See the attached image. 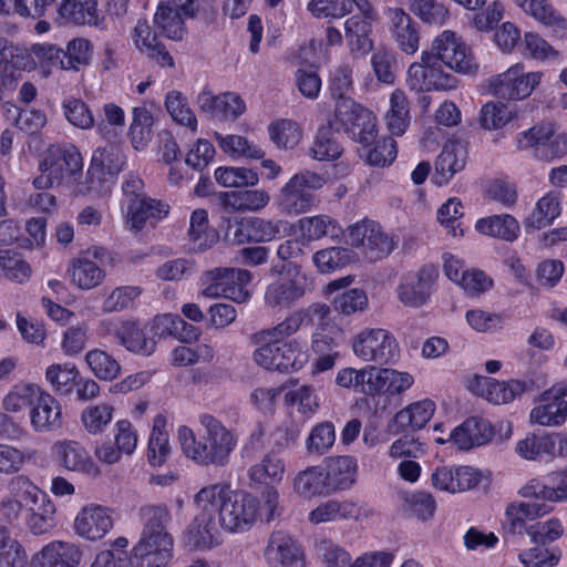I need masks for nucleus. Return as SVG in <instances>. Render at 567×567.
<instances>
[{
  "label": "nucleus",
  "instance_id": "09e8293b",
  "mask_svg": "<svg viewBox=\"0 0 567 567\" xmlns=\"http://www.w3.org/2000/svg\"><path fill=\"white\" fill-rule=\"evenodd\" d=\"M293 488L300 496L329 495L321 466H310L301 471L293 481Z\"/></svg>",
  "mask_w": 567,
  "mask_h": 567
},
{
  "label": "nucleus",
  "instance_id": "f257e3e1",
  "mask_svg": "<svg viewBox=\"0 0 567 567\" xmlns=\"http://www.w3.org/2000/svg\"><path fill=\"white\" fill-rule=\"evenodd\" d=\"M199 423L203 430L198 432V437L189 427L179 426L178 441L182 451L198 465H227L237 446V433L210 414H202Z\"/></svg>",
  "mask_w": 567,
  "mask_h": 567
},
{
  "label": "nucleus",
  "instance_id": "dca6fc26",
  "mask_svg": "<svg viewBox=\"0 0 567 567\" xmlns=\"http://www.w3.org/2000/svg\"><path fill=\"white\" fill-rule=\"evenodd\" d=\"M437 277L434 267H423L417 272L406 276L396 288L399 300L411 308H420L427 302L431 287Z\"/></svg>",
  "mask_w": 567,
  "mask_h": 567
},
{
  "label": "nucleus",
  "instance_id": "7ed1b4c3",
  "mask_svg": "<svg viewBox=\"0 0 567 567\" xmlns=\"http://www.w3.org/2000/svg\"><path fill=\"white\" fill-rule=\"evenodd\" d=\"M553 511V507L545 502L529 498L526 502H515L506 508V523L512 534H523L525 530L532 542L538 545H546L560 538L564 534V526L558 518H549L545 522H537L526 527V520H534Z\"/></svg>",
  "mask_w": 567,
  "mask_h": 567
},
{
  "label": "nucleus",
  "instance_id": "774afa93",
  "mask_svg": "<svg viewBox=\"0 0 567 567\" xmlns=\"http://www.w3.org/2000/svg\"><path fill=\"white\" fill-rule=\"evenodd\" d=\"M41 388L35 384H18L3 399V409L17 413L34 404Z\"/></svg>",
  "mask_w": 567,
  "mask_h": 567
},
{
  "label": "nucleus",
  "instance_id": "ddd939ff",
  "mask_svg": "<svg viewBox=\"0 0 567 567\" xmlns=\"http://www.w3.org/2000/svg\"><path fill=\"white\" fill-rule=\"evenodd\" d=\"M434 60L442 62L450 69L471 74L477 70V64L470 48L450 30L443 31L432 42L431 50Z\"/></svg>",
  "mask_w": 567,
  "mask_h": 567
},
{
  "label": "nucleus",
  "instance_id": "79ce46f5",
  "mask_svg": "<svg viewBox=\"0 0 567 567\" xmlns=\"http://www.w3.org/2000/svg\"><path fill=\"white\" fill-rule=\"evenodd\" d=\"M270 196L264 189H239L224 194V204L237 212H257L269 203Z\"/></svg>",
  "mask_w": 567,
  "mask_h": 567
},
{
  "label": "nucleus",
  "instance_id": "13d9d810",
  "mask_svg": "<svg viewBox=\"0 0 567 567\" xmlns=\"http://www.w3.org/2000/svg\"><path fill=\"white\" fill-rule=\"evenodd\" d=\"M270 140L279 148H293L302 137L299 125L291 120H279L272 122L268 127Z\"/></svg>",
  "mask_w": 567,
  "mask_h": 567
},
{
  "label": "nucleus",
  "instance_id": "5701e85b",
  "mask_svg": "<svg viewBox=\"0 0 567 567\" xmlns=\"http://www.w3.org/2000/svg\"><path fill=\"white\" fill-rule=\"evenodd\" d=\"M113 527V518L109 508L91 504L83 507L74 519L75 533L87 540L103 538Z\"/></svg>",
  "mask_w": 567,
  "mask_h": 567
},
{
  "label": "nucleus",
  "instance_id": "338daca9",
  "mask_svg": "<svg viewBox=\"0 0 567 567\" xmlns=\"http://www.w3.org/2000/svg\"><path fill=\"white\" fill-rule=\"evenodd\" d=\"M312 259L321 272H332L347 266L352 259V254L343 247H331L317 251Z\"/></svg>",
  "mask_w": 567,
  "mask_h": 567
},
{
  "label": "nucleus",
  "instance_id": "2f4dec72",
  "mask_svg": "<svg viewBox=\"0 0 567 567\" xmlns=\"http://www.w3.org/2000/svg\"><path fill=\"white\" fill-rule=\"evenodd\" d=\"M548 478L553 486H547L537 480H532L520 489V495L538 502L567 501V468L553 472Z\"/></svg>",
  "mask_w": 567,
  "mask_h": 567
},
{
  "label": "nucleus",
  "instance_id": "69168bd1",
  "mask_svg": "<svg viewBox=\"0 0 567 567\" xmlns=\"http://www.w3.org/2000/svg\"><path fill=\"white\" fill-rule=\"evenodd\" d=\"M215 179L224 187L254 186L259 178L256 172L245 167H219L215 171Z\"/></svg>",
  "mask_w": 567,
  "mask_h": 567
},
{
  "label": "nucleus",
  "instance_id": "1a4fd4ad",
  "mask_svg": "<svg viewBox=\"0 0 567 567\" xmlns=\"http://www.w3.org/2000/svg\"><path fill=\"white\" fill-rule=\"evenodd\" d=\"M254 361L264 369L293 372L302 369L309 360L306 343L291 339L280 344H267L254 351Z\"/></svg>",
  "mask_w": 567,
  "mask_h": 567
},
{
  "label": "nucleus",
  "instance_id": "aec40b11",
  "mask_svg": "<svg viewBox=\"0 0 567 567\" xmlns=\"http://www.w3.org/2000/svg\"><path fill=\"white\" fill-rule=\"evenodd\" d=\"M270 567H303V557L296 542L286 532H274L264 550Z\"/></svg>",
  "mask_w": 567,
  "mask_h": 567
},
{
  "label": "nucleus",
  "instance_id": "b1692460",
  "mask_svg": "<svg viewBox=\"0 0 567 567\" xmlns=\"http://www.w3.org/2000/svg\"><path fill=\"white\" fill-rule=\"evenodd\" d=\"M30 423L38 433H49L62 427V408L49 392L41 389L30 411Z\"/></svg>",
  "mask_w": 567,
  "mask_h": 567
},
{
  "label": "nucleus",
  "instance_id": "5fc2aeb1",
  "mask_svg": "<svg viewBox=\"0 0 567 567\" xmlns=\"http://www.w3.org/2000/svg\"><path fill=\"white\" fill-rule=\"evenodd\" d=\"M85 361L92 373L100 380L112 381L121 372V365L117 360L101 349L90 350L85 354Z\"/></svg>",
  "mask_w": 567,
  "mask_h": 567
},
{
  "label": "nucleus",
  "instance_id": "603ef678",
  "mask_svg": "<svg viewBox=\"0 0 567 567\" xmlns=\"http://www.w3.org/2000/svg\"><path fill=\"white\" fill-rule=\"evenodd\" d=\"M164 427V416L157 415L153 422L147 452L148 462L154 466H161L169 454L168 434Z\"/></svg>",
  "mask_w": 567,
  "mask_h": 567
},
{
  "label": "nucleus",
  "instance_id": "6e6d98bb",
  "mask_svg": "<svg viewBox=\"0 0 567 567\" xmlns=\"http://www.w3.org/2000/svg\"><path fill=\"white\" fill-rule=\"evenodd\" d=\"M123 165L124 156L115 146L97 148L91 159V172L93 175L102 172L112 177L122 171Z\"/></svg>",
  "mask_w": 567,
  "mask_h": 567
},
{
  "label": "nucleus",
  "instance_id": "c85d7f7f",
  "mask_svg": "<svg viewBox=\"0 0 567 567\" xmlns=\"http://www.w3.org/2000/svg\"><path fill=\"white\" fill-rule=\"evenodd\" d=\"M494 436L492 424L484 419L468 417L450 434L452 441L460 450H471L488 443Z\"/></svg>",
  "mask_w": 567,
  "mask_h": 567
},
{
  "label": "nucleus",
  "instance_id": "f704fd0d",
  "mask_svg": "<svg viewBox=\"0 0 567 567\" xmlns=\"http://www.w3.org/2000/svg\"><path fill=\"white\" fill-rule=\"evenodd\" d=\"M168 206L150 197L130 199L127 207V225L131 229L141 230L150 218L159 219L166 216Z\"/></svg>",
  "mask_w": 567,
  "mask_h": 567
},
{
  "label": "nucleus",
  "instance_id": "c756f323",
  "mask_svg": "<svg viewBox=\"0 0 567 567\" xmlns=\"http://www.w3.org/2000/svg\"><path fill=\"white\" fill-rule=\"evenodd\" d=\"M133 40L136 48L161 66H174V60L165 45L157 40L146 19H140L134 28Z\"/></svg>",
  "mask_w": 567,
  "mask_h": 567
},
{
  "label": "nucleus",
  "instance_id": "f3484780",
  "mask_svg": "<svg viewBox=\"0 0 567 567\" xmlns=\"http://www.w3.org/2000/svg\"><path fill=\"white\" fill-rule=\"evenodd\" d=\"M385 16L396 47L405 54L416 53L420 47L419 24L402 8H388Z\"/></svg>",
  "mask_w": 567,
  "mask_h": 567
},
{
  "label": "nucleus",
  "instance_id": "412c9836",
  "mask_svg": "<svg viewBox=\"0 0 567 567\" xmlns=\"http://www.w3.org/2000/svg\"><path fill=\"white\" fill-rule=\"evenodd\" d=\"M481 472L471 466H439L432 473L436 489L460 493L474 488L481 482Z\"/></svg>",
  "mask_w": 567,
  "mask_h": 567
},
{
  "label": "nucleus",
  "instance_id": "a211bd4d",
  "mask_svg": "<svg viewBox=\"0 0 567 567\" xmlns=\"http://www.w3.org/2000/svg\"><path fill=\"white\" fill-rule=\"evenodd\" d=\"M308 290L305 275L286 276L270 284L265 292V302L270 308L287 309L300 300Z\"/></svg>",
  "mask_w": 567,
  "mask_h": 567
},
{
  "label": "nucleus",
  "instance_id": "4d7b16f0",
  "mask_svg": "<svg viewBox=\"0 0 567 567\" xmlns=\"http://www.w3.org/2000/svg\"><path fill=\"white\" fill-rule=\"evenodd\" d=\"M334 441L336 429L333 423L323 421L311 429L306 440V449L310 455L321 456L333 446Z\"/></svg>",
  "mask_w": 567,
  "mask_h": 567
},
{
  "label": "nucleus",
  "instance_id": "e433bc0d",
  "mask_svg": "<svg viewBox=\"0 0 567 567\" xmlns=\"http://www.w3.org/2000/svg\"><path fill=\"white\" fill-rule=\"evenodd\" d=\"M298 227L302 237L308 241L319 240L328 237L339 240L343 235L342 227L328 215H317L299 219Z\"/></svg>",
  "mask_w": 567,
  "mask_h": 567
},
{
  "label": "nucleus",
  "instance_id": "58836bf2",
  "mask_svg": "<svg viewBox=\"0 0 567 567\" xmlns=\"http://www.w3.org/2000/svg\"><path fill=\"white\" fill-rule=\"evenodd\" d=\"M143 522L141 536L152 538H173L167 532V523L171 519L166 505H145L140 509Z\"/></svg>",
  "mask_w": 567,
  "mask_h": 567
},
{
  "label": "nucleus",
  "instance_id": "72a5a7b5",
  "mask_svg": "<svg viewBox=\"0 0 567 567\" xmlns=\"http://www.w3.org/2000/svg\"><path fill=\"white\" fill-rule=\"evenodd\" d=\"M435 411V403L425 399L411 403L400 410L394 416V425L402 432H415L432 419Z\"/></svg>",
  "mask_w": 567,
  "mask_h": 567
},
{
  "label": "nucleus",
  "instance_id": "052dcab7",
  "mask_svg": "<svg viewBox=\"0 0 567 567\" xmlns=\"http://www.w3.org/2000/svg\"><path fill=\"white\" fill-rule=\"evenodd\" d=\"M298 330L299 326L296 317L291 313L277 326L255 333L252 340L260 347H266L267 344H280L284 343L282 341L285 339L295 334Z\"/></svg>",
  "mask_w": 567,
  "mask_h": 567
},
{
  "label": "nucleus",
  "instance_id": "20e7f679",
  "mask_svg": "<svg viewBox=\"0 0 567 567\" xmlns=\"http://www.w3.org/2000/svg\"><path fill=\"white\" fill-rule=\"evenodd\" d=\"M331 126L343 131L348 137L363 146L372 145L378 135L375 116L353 99L336 101Z\"/></svg>",
  "mask_w": 567,
  "mask_h": 567
},
{
  "label": "nucleus",
  "instance_id": "c03bdc74",
  "mask_svg": "<svg viewBox=\"0 0 567 567\" xmlns=\"http://www.w3.org/2000/svg\"><path fill=\"white\" fill-rule=\"evenodd\" d=\"M484 384L486 385V399L495 404L512 402L532 386V382L528 383L519 380L501 382L491 378H484Z\"/></svg>",
  "mask_w": 567,
  "mask_h": 567
},
{
  "label": "nucleus",
  "instance_id": "4be33fe9",
  "mask_svg": "<svg viewBox=\"0 0 567 567\" xmlns=\"http://www.w3.org/2000/svg\"><path fill=\"white\" fill-rule=\"evenodd\" d=\"M566 394L565 385L544 392L539 405L530 412V421L544 426H557L564 423L567 416V402L564 399Z\"/></svg>",
  "mask_w": 567,
  "mask_h": 567
},
{
  "label": "nucleus",
  "instance_id": "6ab92c4d",
  "mask_svg": "<svg viewBox=\"0 0 567 567\" xmlns=\"http://www.w3.org/2000/svg\"><path fill=\"white\" fill-rule=\"evenodd\" d=\"M173 538L141 536L132 549L133 567H166L172 558Z\"/></svg>",
  "mask_w": 567,
  "mask_h": 567
},
{
  "label": "nucleus",
  "instance_id": "680f3d73",
  "mask_svg": "<svg viewBox=\"0 0 567 567\" xmlns=\"http://www.w3.org/2000/svg\"><path fill=\"white\" fill-rule=\"evenodd\" d=\"M554 135L555 125L551 123H542L520 133L517 137V147L520 150L535 147L539 154H543Z\"/></svg>",
  "mask_w": 567,
  "mask_h": 567
},
{
  "label": "nucleus",
  "instance_id": "f8f14e48",
  "mask_svg": "<svg viewBox=\"0 0 567 567\" xmlns=\"http://www.w3.org/2000/svg\"><path fill=\"white\" fill-rule=\"evenodd\" d=\"M408 86L415 92L446 91L456 87V79L445 73L432 53L423 51L421 61L412 63L406 74Z\"/></svg>",
  "mask_w": 567,
  "mask_h": 567
},
{
  "label": "nucleus",
  "instance_id": "ea45409f",
  "mask_svg": "<svg viewBox=\"0 0 567 567\" xmlns=\"http://www.w3.org/2000/svg\"><path fill=\"white\" fill-rule=\"evenodd\" d=\"M59 14L70 23L99 24L96 0H63L59 7Z\"/></svg>",
  "mask_w": 567,
  "mask_h": 567
},
{
  "label": "nucleus",
  "instance_id": "7c9ffc66",
  "mask_svg": "<svg viewBox=\"0 0 567 567\" xmlns=\"http://www.w3.org/2000/svg\"><path fill=\"white\" fill-rule=\"evenodd\" d=\"M53 450L60 464L68 471L96 474L97 470L89 452L76 441H58Z\"/></svg>",
  "mask_w": 567,
  "mask_h": 567
},
{
  "label": "nucleus",
  "instance_id": "bb28decb",
  "mask_svg": "<svg viewBox=\"0 0 567 567\" xmlns=\"http://www.w3.org/2000/svg\"><path fill=\"white\" fill-rule=\"evenodd\" d=\"M467 161V148L461 141H449L435 161L433 181L437 185L447 184L458 172L463 171Z\"/></svg>",
  "mask_w": 567,
  "mask_h": 567
},
{
  "label": "nucleus",
  "instance_id": "bf43d9fd",
  "mask_svg": "<svg viewBox=\"0 0 567 567\" xmlns=\"http://www.w3.org/2000/svg\"><path fill=\"white\" fill-rule=\"evenodd\" d=\"M219 147L230 156H245L248 158H262L265 153L257 145L239 135H221L216 133Z\"/></svg>",
  "mask_w": 567,
  "mask_h": 567
},
{
  "label": "nucleus",
  "instance_id": "a878e982",
  "mask_svg": "<svg viewBox=\"0 0 567 567\" xmlns=\"http://www.w3.org/2000/svg\"><path fill=\"white\" fill-rule=\"evenodd\" d=\"M321 468L329 495L349 489L355 482L357 461L352 456L329 457Z\"/></svg>",
  "mask_w": 567,
  "mask_h": 567
},
{
  "label": "nucleus",
  "instance_id": "c9c22d12",
  "mask_svg": "<svg viewBox=\"0 0 567 567\" xmlns=\"http://www.w3.org/2000/svg\"><path fill=\"white\" fill-rule=\"evenodd\" d=\"M475 228L485 236L509 243L516 240L520 231L519 223L508 214L492 215L481 218L476 221Z\"/></svg>",
  "mask_w": 567,
  "mask_h": 567
},
{
  "label": "nucleus",
  "instance_id": "a18cd8bd",
  "mask_svg": "<svg viewBox=\"0 0 567 567\" xmlns=\"http://www.w3.org/2000/svg\"><path fill=\"white\" fill-rule=\"evenodd\" d=\"M388 130L392 135H402L410 124L409 101L402 90H394L390 95V110L385 114Z\"/></svg>",
  "mask_w": 567,
  "mask_h": 567
},
{
  "label": "nucleus",
  "instance_id": "864d4df0",
  "mask_svg": "<svg viewBox=\"0 0 567 567\" xmlns=\"http://www.w3.org/2000/svg\"><path fill=\"white\" fill-rule=\"evenodd\" d=\"M343 148L333 137L332 126L319 128L309 155L317 161H334L341 156Z\"/></svg>",
  "mask_w": 567,
  "mask_h": 567
},
{
  "label": "nucleus",
  "instance_id": "473e14b6",
  "mask_svg": "<svg viewBox=\"0 0 567 567\" xmlns=\"http://www.w3.org/2000/svg\"><path fill=\"white\" fill-rule=\"evenodd\" d=\"M83 553L70 542L55 540L44 546L38 555L40 567H78Z\"/></svg>",
  "mask_w": 567,
  "mask_h": 567
},
{
  "label": "nucleus",
  "instance_id": "2eb2a0df",
  "mask_svg": "<svg viewBox=\"0 0 567 567\" xmlns=\"http://www.w3.org/2000/svg\"><path fill=\"white\" fill-rule=\"evenodd\" d=\"M101 327L105 333L113 336L117 343L130 352L148 357L156 349L154 338H148L145 330L135 320H104L101 322Z\"/></svg>",
  "mask_w": 567,
  "mask_h": 567
},
{
  "label": "nucleus",
  "instance_id": "39448f33",
  "mask_svg": "<svg viewBox=\"0 0 567 567\" xmlns=\"http://www.w3.org/2000/svg\"><path fill=\"white\" fill-rule=\"evenodd\" d=\"M82 168L83 158L75 146L51 147L39 164L40 175L33 179V185L38 189L59 186L65 178H74Z\"/></svg>",
  "mask_w": 567,
  "mask_h": 567
},
{
  "label": "nucleus",
  "instance_id": "a19ab883",
  "mask_svg": "<svg viewBox=\"0 0 567 567\" xmlns=\"http://www.w3.org/2000/svg\"><path fill=\"white\" fill-rule=\"evenodd\" d=\"M184 17L178 9L159 2L154 14V25L159 34L171 40H182L185 34Z\"/></svg>",
  "mask_w": 567,
  "mask_h": 567
},
{
  "label": "nucleus",
  "instance_id": "423d86ee",
  "mask_svg": "<svg viewBox=\"0 0 567 567\" xmlns=\"http://www.w3.org/2000/svg\"><path fill=\"white\" fill-rule=\"evenodd\" d=\"M324 184L326 178L315 172L303 171L293 175L280 189L279 209L289 216L309 212L318 203L312 192L320 189Z\"/></svg>",
  "mask_w": 567,
  "mask_h": 567
},
{
  "label": "nucleus",
  "instance_id": "cd10ccee",
  "mask_svg": "<svg viewBox=\"0 0 567 567\" xmlns=\"http://www.w3.org/2000/svg\"><path fill=\"white\" fill-rule=\"evenodd\" d=\"M199 513L185 533L186 545L193 549H209L219 544L216 519L205 506H197Z\"/></svg>",
  "mask_w": 567,
  "mask_h": 567
},
{
  "label": "nucleus",
  "instance_id": "3c124183",
  "mask_svg": "<svg viewBox=\"0 0 567 567\" xmlns=\"http://www.w3.org/2000/svg\"><path fill=\"white\" fill-rule=\"evenodd\" d=\"M80 372L74 364H51L47 368L45 380L59 394H69L73 391Z\"/></svg>",
  "mask_w": 567,
  "mask_h": 567
},
{
  "label": "nucleus",
  "instance_id": "f03ea898",
  "mask_svg": "<svg viewBox=\"0 0 567 567\" xmlns=\"http://www.w3.org/2000/svg\"><path fill=\"white\" fill-rule=\"evenodd\" d=\"M197 506H205L217 525L231 533L244 532L256 519L257 499L228 485L214 484L203 487L194 498Z\"/></svg>",
  "mask_w": 567,
  "mask_h": 567
},
{
  "label": "nucleus",
  "instance_id": "9d476101",
  "mask_svg": "<svg viewBox=\"0 0 567 567\" xmlns=\"http://www.w3.org/2000/svg\"><path fill=\"white\" fill-rule=\"evenodd\" d=\"M251 279L248 270L235 268H214L202 277L205 288L202 295L207 298L225 297L238 303L249 298L246 286Z\"/></svg>",
  "mask_w": 567,
  "mask_h": 567
},
{
  "label": "nucleus",
  "instance_id": "37998d69",
  "mask_svg": "<svg viewBox=\"0 0 567 567\" xmlns=\"http://www.w3.org/2000/svg\"><path fill=\"white\" fill-rule=\"evenodd\" d=\"M188 237L192 241V249L205 251L218 239L217 233L208 227V216L205 209H196L190 216Z\"/></svg>",
  "mask_w": 567,
  "mask_h": 567
},
{
  "label": "nucleus",
  "instance_id": "4468645a",
  "mask_svg": "<svg viewBox=\"0 0 567 567\" xmlns=\"http://www.w3.org/2000/svg\"><path fill=\"white\" fill-rule=\"evenodd\" d=\"M542 73H525L523 66L516 64L502 74L488 80V87L493 95L503 100H523L528 97L539 84Z\"/></svg>",
  "mask_w": 567,
  "mask_h": 567
},
{
  "label": "nucleus",
  "instance_id": "0e129e2a",
  "mask_svg": "<svg viewBox=\"0 0 567 567\" xmlns=\"http://www.w3.org/2000/svg\"><path fill=\"white\" fill-rule=\"evenodd\" d=\"M330 307L320 302L293 312L299 328L302 326L315 327L317 331H324L330 326Z\"/></svg>",
  "mask_w": 567,
  "mask_h": 567
},
{
  "label": "nucleus",
  "instance_id": "4c0bfd02",
  "mask_svg": "<svg viewBox=\"0 0 567 567\" xmlns=\"http://www.w3.org/2000/svg\"><path fill=\"white\" fill-rule=\"evenodd\" d=\"M370 20L361 18L359 14L352 16L344 22V37L351 53L367 54L373 48L370 34L372 25Z\"/></svg>",
  "mask_w": 567,
  "mask_h": 567
},
{
  "label": "nucleus",
  "instance_id": "8fccbe9b",
  "mask_svg": "<svg viewBox=\"0 0 567 567\" xmlns=\"http://www.w3.org/2000/svg\"><path fill=\"white\" fill-rule=\"evenodd\" d=\"M132 113L133 121L130 126L128 135L133 147L136 151H142L152 141L154 118L151 112L142 106L134 107Z\"/></svg>",
  "mask_w": 567,
  "mask_h": 567
},
{
  "label": "nucleus",
  "instance_id": "393cba45",
  "mask_svg": "<svg viewBox=\"0 0 567 567\" xmlns=\"http://www.w3.org/2000/svg\"><path fill=\"white\" fill-rule=\"evenodd\" d=\"M371 511L352 499H329L317 506L309 514L312 524L336 522L339 519H354L369 517Z\"/></svg>",
  "mask_w": 567,
  "mask_h": 567
},
{
  "label": "nucleus",
  "instance_id": "e2e57ef3",
  "mask_svg": "<svg viewBox=\"0 0 567 567\" xmlns=\"http://www.w3.org/2000/svg\"><path fill=\"white\" fill-rule=\"evenodd\" d=\"M371 66L379 82L394 83L398 61L393 51L384 48L377 49L371 55Z\"/></svg>",
  "mask_w": 567,
  "mask_h": 567
},
{
  "label": "nucleus",
  "instance_id": "de8ad7c7",
  "mask_svg": "<svg viewBox=\"0 0 567 567\" xmlns=\"http://www.w3.org/2000/svg\"><path fill=\"white\" fill-rule=\"evenodd\" d=\"M69 272L72 277V282L81 289H92L99 286L105 272L94 261L87 258H78L71 262Z\"/></svg>",
  "mask_w": 567,
  "mask_h": 567
},
{
  "label": "nucleus",
  "instance_id": "49530a36",
  "mask_svg": "<svg viewBox=\"0 0 567 567\" xmlns=\"http://www.w3.org/2000/svg\"><path fill=\"white\" fill-rule=\"evenodd\" d=\"M559 214L558 196L548 193L537 202L535 209L525 219L524 224L527 229L539 230L550 225Z\"/></svg>",
  "mask_w": 567,
  "mask_h": 567
},
{
  "label": "nucleus",
  "instance_id": "9b49d317",
  "mask_svg": "<svg viewBox=\"0 0 567 567\" xmlns=\"http://www.w3.org/2000/svg\"><path fill=\"white\" fill-rule=\"evenodd\" d=\"M349 244L360 248L370 261L388 257L396 247L399 238L388 234L378 223L363 220L348 228Z\"/></svg>",
  "mask_w": 567,
  "mask_h": 567
},
{
  "label": "nucleus",
  "instance_id": "6e6552de",
  "mask_svg": "<svg viewBox=\"0 0 567 567\" xmlns=\"http://www.w3.org/2000/svg\"><path fill=\"white\" fill-rule=\"evenodd\" d=\"M12 485L23 488L25 522L34 535H42L55 526V506L40 488L34 486L27 477L18 476Z\"/></svg>",
  "mask_w": 567,
  "mask_h": 567
},
{
  "label": "nucleus",
  "instance_id": "0eeeda50",
  "mask_svg": "<svg viewBox=\"0 0 567 567\" xmlns=\"http://www.w3.org/2000/svg\"><path fill=\"white\" fill-rule=\"evenodd\" d=\"M352 349L361 360L379 365L393 364L400 358L395 337L382 328L362 330L353 338Z\"/></svg>",
  "mask_w": 567,
  "mask_h": 567
}]
</instances>
